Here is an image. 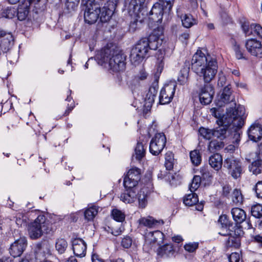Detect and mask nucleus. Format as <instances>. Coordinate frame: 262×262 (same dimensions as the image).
<instances>
[{
	"label": "nucleus",
	"mask_w": 262,
	"mask_h": 262,
	"mask_svg": "<svg viewBox=\"0 0 262 262\" xmlns=\"http://www.w3.org/2000/svg\"><path fill=\"white\" fill-rule=\"evenodd\" d=\"M221 99L225 103H228L230 101H233V98L230 85H227L224 88L221 96Z\"/></svg>",
	"instance_id": "nucleus-34"
},
{
	"label": "nucleus",
	"mask_w": 262,
	"mask_h": 262,
	"mask_svg": "<svg viewBox=\"0 0 262 262\" xmlns=\"http://www.w3.org/2000/svg\"><path fill=\"white\" fill-rule=\"evenodd\" d=\"M183 202L186 206H193L198 203V196L195 193L188 194L184 197Z\"/></svg>",
	"instance_id": "nucleus-38"
},
{
	"label": "nucleus",
	"mask_w": 262,
	"mask_h": 262,
	"mask_svg": "<svg viewBox=\"0 0 262 262\" xmlns=\"http://www.w3.org/2000/svg\"><path fill=\"white\" fill-rule=\"evenodd\" d=\"M92 262H104L97 254H93L92 257Z\"/></svg>",
	"instance_id": "nucleus-63"
},
{
	"label": "nucleus",
	"mask_w": 262,
	"mask_h": 262,
	"mask_svg": "<svg viewBox=\"0 0 262 262\" xmlns=\"http://www.w3.org/2000/svg\"><path fill=\"white\" fill-rule=\"evenodd\" d=\"M158 90V85L157 83H154L149 88L148 91L146 95L145 98V101H147L149 103L152 104L155 101V99L156 97Z\"/></svg>",
	"instance_id": "nucleus-30"
},
{
	"label": "nucleus",
	"mask_w": 262,
	"mask_h": 262,
	"mask_svg": "<svg viewBox=\"0 0 262 262\" xmlns=\"http://www.w3.org/2000/svg\"><path fill=\"white\" fill-rule=\"evenodd\" d=\"M251 33L262 38V27L258 24H252L250 26Z\"/></svg>",
	"instance_id": "nucleus-49"
},
{
	"label": "nucleus",
	"mask_w": 262,
	"mask_h": 262,
	"mask_svg": "<svg viewBox=\"0 0 262 262\" xmlns=\"http://www.w3.org/2000/svg\"><path fill=\"white\" fill-rule=\"evenodd\" d=\"M200 172L202 174V177H201V179L202 178L203 179H207L211 177L210 173L205 167L201 168L200 170Z\"/></svg>",
	"instance_id": "nucleus-59"
},
{
	"label": "nucleus",
	"mask_w": 262,
	"mask_h": 262,
	"mask_svg": "<svg viewBox=\"0 0 262 262\" xmlns=\"http://www.w3.org/2000/svg\"><path fill=\"white\" fill-rule=\"evenodd\" d=\"M201 181V178L199 176H195L190 184L189 189L191 192H194L199 187Z\"/></svg>",
	"instance_id": "nucleus-47"
},
{
	"label": "nucleus",
	"mask_w": 262,
	"mask_h": 262,
	"mask_svg": "<svg viewBox=\"0 0 262 262\" xmlns=\"http://www.w3.org/2000/svg\"><path fill=\"white\" fill-rule=\"evenodd\" d=\"M213 132L214 129H210L204 127H201L199 129V133L201 136L207 140H210L212 137H214Z\"/></svg>",
	"instance_id": "nucleus-43"
},
{
	"label": "nucleus",
	"mask_w": 262,
	"mask_h": 262,
	"mask_svg": "<svg viewBox=\"0 0 262 262\" xmlns=\"http://www.w3.org/2000/svg\"><path fill=\"white\" fill-rule=\"evenodd\" d=\"M140 178V169L137 167L131 168L124 179L123 185L125 188H137V185Z\"/></svg>",
	"instance_id": "nucleus-12"
},
{
	"label": "nucleus",
	"mask_w": 262,
	"mask_h": 262,
	"mask_svg": "<svg viewBox=\"0 0 262 262\" xmlns=\"http://www.w3.org/2000/svg\"><path fill=\"white\" fill-rule=\"evenodd\" d=\"M99 207L96 206H92L87 208L84 211V217L88 221H92L98 212Z\"/></svg>",
	"instance_id": "nucleus-35"
},
{
	"label": "nucleus",
	"mask_w": 262,
	"mask_h": 262,
	"mask_svg": "<svg viewBox=\"0 0 262 262\" xmlns=\"http://www.w3.org/2000/svg\"><path fill=\"white\" fill-rule=\"evenodd\" d=\"M189 38V34L187 32L181 34L179 37V39L183 42H186Z\"/></svg>",
	"instance_id": "nucleus-61"
},
{
	"label": "nucleus",
	"mask_w": 262,
	"mask_h": 262,
	"mask_svg": "<svg viewBox=\"0 0 262 262\" xmlns=\"http://www.w3.org/2000/svg\"><path fill=\"white\" fill-rule=\"evenodd\" d=\"M173 1L159 0L149 12L150 19L154 22L161 23L163 16L168 19L171 14Z\"/></svg>",
	"instance_id": "nucleus-5"
},
{
	"label": "nucleus",
	"mask_w": 262,
	"mask_h": 262,
	"mask_svg": "<svg viewBox=\"0 0 262 262\" xmlns=\"http://www.w3.org/2000/svg\"><path fill=\"white\" fill-rule=\"evenodd\" d=\"M233 231L228 236L226 244L228 247H238L241 244L240 236L243 234L242 228L237 226L232 227Z\"/></svg>",
	"instance_id": "nucleus-18"
},
{
	"label": "nucleus",
	"mask_w": 262,
	"mask_h": 262,
	"mask_svg": "<svg viewBox=\"0 0 262 262\" xmlns=\"http://www.w3.org/2000/svg\"><path fill=\"white\" fill-rule=\"evenodd\" d=\"M68 247L67 241L63 238L58 239L56 243V249L58 252L62 254L64 252Z\"/></svg>",
	"instance_id": "nucleus-40"
},
{
	"label": "nucleus",
	"mask_w": 262,
	"mask_h": 262,
	"mask_svg": "<svg viewBox=\"0 0 262 262\" xmlns=\"http://www.w3.org/2000/svg\"><path fill=\"white\" fill-rule=\"evenodd\" d=\"M251 214L256 218H260L262 216V205L257 204L251 207Z\"/></svg>",
	"instance_id": "nucleus-45"
},
{
	"label": "nucleus",
	"mask_w": 262,
	"mask_h": 262,
	"mask_svg": "<svg viewBox=\"0 0 262 262\" xmlns=\"http://www.w3.org/2000/svg\"><path fill=\"white\" fill-rule=\"evenodd\" d=\"M145 0H130L127 6L126 10L129 15L133 17V20L130 21L129 31L135 32L138 28V18L140 17L139 13L143 4Z\"/></svg>",
	"instance_id": "nucleus-7"
},
{
	"label": "nucleus",
	"mask_w": 262,
	"mask_h": 262,
	"mask_svg": "<svg viewBox=\"0 0 262 262\" xmlns=\"http://www.w3.org/2000/svg\"><path fill=\"white\" fill-rule=\"evenodd\" d=\"M213 59L210 55H206L202 51L198 50L192 58V70L197 74H199V71L208 64L210 59Z\"/></svg>",
	"instance_id": "nucleus-9"
},
{
	"label": "nucleus",
	"mask_w": 262,
	"mask_h": 262,
	"mask_svg": "<svg viewBox=\"0 0 262 262\" xmlns=\"http://www.w3.org/2000/svg\"><path fill=\"white\" fill-rule=\"evenodd\" d=\"M214 94L213 86L210 84H205L201 89L199 94L200 102L204 105L210 104Z\"/></svg>",
	"instance_id": "nucleus-16"
},
{
	"label": "nucleus",
	"mask_w": 262,
	"mask_h": 262,
	"mask_svg": "<svg viewBox=\"0 0 262 262\" xmlns=\"http://www.w3.org/2000/svg\"><path fill=\"white\" fill-rule=\"evenodd\" d=\"M94 4H98L95 0H81V6L82 7L91 6Z\"/></svg>",
	"instance_id": "nucleus-60"
},
{
	"label": "nucleus",
	"mask_w": 262,
	"mask_h": 262,
	"mask_svg": "<svg viewBox=\"0 0 262 262\" xmlns=\"http://www.w3.org/2000/svg\"><path fill=\"white\" fill-rule=\"evenodd\" d=\"M132 244V239L129 236H126L122 239L121 245L125 248H129Z\"/></svg>",
	"instance_id": "nucleus-55"
},
{
	"label": "nucleus",
	"mask_w": 262,
	"mask_h": 262,
	"mask_svg": "<svg viewBox=\"0 0 262 262\" xmlns=\"http://www.w3.org/2000/svg\"><path fill=\"white\" fill-rule=\"evenodd\" d=\"M176 86V84L172 82L165 84L163 86L159 95V103L161 104H166L171 101Z\"/></svg>",
	"instance_id": "nucleus-14"
},
{
	"label": "nucleus",
	"mask_w": 262,
	"mask_h": 262,
	"mask_svg": "<svg viewBox=\"0 0 262 262\" xmlns=\"http://www.w3.org/2000/svg\"><path fill=\"white\" fill-rule=\"evenodd\" d=\"M249 171L256 176L262 173V160L253 161L248 166Z\"/></svg>",
	"instance_id": "nucleus-33"
},
{
	"label": "nucleus",
	"mask_w": 262,
	"mask_h": 262,
	"mask_svg": "<svg viewBox=\"0 0 262 262\" xmlns=\"http://www.w3.org/2000/svg\"><path fill=\"white\" fill-rule=\"evenodd\" d=\"M217 63L215 59H210L207 65L199 71L198 75L203 76L205 83H209L214 78L217 71Z\"/></svg>",
	"instance_id": "nucleus-10"
},
{
	"label": "nucleus",
	"mask_w": 262,
	"mask_h": 262,
	"mask_svg": "<svg viewBox=\"0 0 262 262\" xmlns=\"http://www.w3.org/2000/svg\"><path fill=\"white\" fill-rule=\"evenodd\" d=\"M174 252L172 244H166L158 249L157 254L160 257L167 258L172 256Z\"/></svg>",
	"instance_id": "nucleus-26"
},
{
	"label": "nucleus",
	"mask_w": 262,
	"mask_h": 262,
	"mask_svg": "<svg viewBox=\"0 0 262 262\" xmlns=\"http://www.w3.org/2000/svg\"><path fill=\"white\" fill-rule=\"evenodd\" d=\"M256 196L258 198H262V181L258 182L254 188Z\"/></svg>",
	"instance_id": "nucleus-54"
},
{
	"label": "nucleus",
	"mask_w": 262,
	"mask_h": 262,
	"mask_svg": "<svg viewBox=\"0 0 262 262\" xmlns=\"http://www.w3.org/2000/svg\"><path fill=\"white\" fill-rule=\"evenodd\" d=\"M27 217L24 214L18 212L16 214V224L18 226H22L26 224Z\"/></svg>",
	"instance_id": "nucleus-52"
},
{
	"label": "nucleus",
	"mask_w": 262,
	"mask_h": 262,
	"mask_svg": "<svg viewBox=\"0 0 262 262\" xmlns=\"http://www.w3.org/2000/svg\"><path fill=\"white\" fill-rule=\"evenodd\" d=\"M158 58L157 60L158 61V64H159V68H160V70H161L163 67L164 63L163 62V59L164 58L163 56V53L162 52V51H159L158 52Z\"/></svg>",
	"instance_id": "nucleus-58"
},
{
	"label": "nucleus",
	"mask_w": 262,
	"mask_h": 262,
	"mask_svg": "<svg viewBox=\"0 0 262 262\" xmlns=\"http://www.w3.org/2000/svg\"><path fill=\"white\" fill-rule=\"evenodd\" d=\"M72 249L74 254L78 257H82L86 254V244L83 239L80 238L72 239Z\"/></svg>",
	"instance_id": "nucleus-19"
},
{
	"label": "nucleus",
	"mask_w": 262,
	"mask_h": 262,
	"mask_svg": "<svg viewBox=\"0 0 262 262\" xmlns=\"http://www.w3.org/2000/svg\"><path fill=\"white\" fill-rule=\"evenodd\" d=\"M164 29L162 26L154 29L148 38L141 39L131 50L130 60L135 66L139 64L149 50H157L163 42Z\"/></svg>",
	"instance_id": "nucleus-2"
},
{
	"label": "nucleus",
	"mask_w": 262,
	"mask_h": 262,
	"mask_svg": "<svg viewBox=\"0 0 262 262\" xmlns=\"http://www.w3.org/2000/svg\"><path fill=\"white\" fill-rule=\"evenodd\" d=\"M243 195L240 190L234 189L232 194V200L234 203L238 204L243 202Z\"/></svg>",
	"instance_id": "nucleus-48"
},
{
	"label": "nucleus",
	"mask_w": 262,
	"mask_h": 262,
	"mask_svg": "<svg viewBox=\"0 0 262 262\" xmlns=\"http://www.w3.org/2000/svg\"><path fill=\"white\" fill-rule=\"evenodd\" d=\"M248 134L250 140L257 142L262 137V127L259 124H254L249 128Z\"/></svg>",
	"instance_id": "nucleus-24"
},
{
	"label": "nucleus",
	"mask_w": 262,
	"mask_h": 262,
	"mask_svg": "<svg viewBox=\"0 0 262 262\" xmlns=\"http://www.w3.org/2000/svg\"><path fill=\"white\" fill-rule=\"evenodd\" d=\"M35 254L37 262H42L47 255L50 254L49 245L47 243L38 244L35 247Z\"/></svg>",
	"instance_id": "nucleus-22"
},
{
	"label": "nucleus",
	"mask_w": 262,
	"mask_h": 262,
	"mask_svg": "<svg viewBox=\"0 0 262 262\" xmlns=\"http://www.w3.org/2000/svg\"><path fill=\"white\" fill-rule=\"evenodd\" d=\"M183 26L185 28H190L197 24V20L190 14H185L182 17Z\"/></svg>",
	"instance_id": "nucleus-37"
},
{
	"label": "nucleus",
	"mask_w": 262,
	"mask_h": 262,
	"mask_svg": "<svg viewBox=\"0 0 262 262\" xmlns=\"http://www.w3.org/2000/svg\"><path fill=\"white\" fill-rule=\"evenodd\" d=\"M150 240L158 245L162 244L164 240V234L159 230H156L153 232H150L148 235Z\"/></svg>",
	"instance_id": "nucleus-32"
},
{
	"label": "nucleus",
	"mask_w": 262,
	"mask_h": 262,
	"mask_svg": "<svg viewBox=\"0 0 262 262\" xmlns=\"http://www.w3.org/2000/svg\"><path fill=\"white\" fill-rule=\"evenodd\" d=\"M115 10V5L113 2H107L101 9L99 14L100 19L102 23L110 20Z\"/></svg>",
	"instance_id": "nucleus-20"
},
{
	"label": "nucleus",
	"mask_w": 262,
	"mask_h": 262,
	"mask_svg": "<svg viewBox=\"0 0 262 262\" xmlns=\"http://www.w3.org/2000/svg\"><path fill=\"white\" fill-rule=\"evenodd\" d=\"M82 10L84 11V19L87 24H93L100 17V7L98 4L82 7Z\"/></svg>",
	"instance_id": "nucleus-13"
},
{
	"label": "nucleus",
	"mask_w": 262,
	"mask_h": 262,
	"mask_svg": "<svg viewBox=\"0 0 262 262\" xmlns=\"http://www.w3.org/2000/svg\"><path fill=\"white\" fill-rule=\"evenodd\" d=\"M189 73V63H185V66L181 70L180 74L178 77V81L182 84L184 85L188 81Z\"/></svg>",
	"instance_id": "nucleus-29"
},
{
	"label": "nucleus",
	"mask_w": 262,
	"mask_h": 262,
	"mask_svg": "<svg viewBox=\"0 0 262 262\" xmlns=\"http://www.w3.org/2000/svg\"><path fill=\"white\" fill-rule=\"evenodd\" d=\"M126 189L125 192L123 193L120 195V200L125 203H132L137 198H138L139 202V206L140 208H144L147 204V189L143 187L136 194V190L137 188Z\"/></svg>",
	"instance_id": "nucleus-6"
},
{
	"label": "nucleus",
	"mask_w": 262,
	"mask_h": 262,
	"mask_svg": "<svg viewBox=\"0 0 262 262\" xmlns=\"http://www.w3.org/2000/svg\"><path fill=\"white\" fill-rule=\"evenodd\" d=\"M16 9L12 7H8L4 9L2 12V16L7 18H12L14 17Z\"/></svg>",
	"instance_id": "nucleus-46"
},
{
	"label": "nucleus",
	"mask_w": 262,
	"mask_h": 262,
	"mask_svg": "<svg viewBox=\"0 0 262 262\" xmlns=\"http://www.w3.org/2000/svg\"><path fill=\"white\" fill-rule=\"evenodd\" d=\"M225 146V142L223 140L214 139L211 140L208 146V150L210 152H215L222 149Z\"/></svg>",
	"instance_id": "nucleus-31"
},
{
	"label": "nucleus",
	"mask_w": 262,
	"mask_h": 262,
	"mask_svg": "<svg viewBox=\"0 0 262 262\" xmlns=\"http://www.w3.org/2000/svg\"><path fill=\"white\" fill-rule=\"evenodd\" d=\"M166 143V139L164 134H156L150 142V152L155 156L158 155L163 149Z\"/></svg>",
	"instance_id": "nucleus-11"
},
{
	"label": "nucleus",
	"mask_w": 262,
	"mask_h": 262,
	"mask_svg": "<svg viewBox=\"0 0 262 262\" xmlns=\"http://www.w3.org/2000/svg\"><path fill=\"white\" fill-rule=\"evenodd\" d=\"M233 50L235 52L236 58L237 59H246L244 56L243 52L242 51L239 46L237 45L236 42H234V45L233 46Z\"/></svg>",
	"instance_id": "nucleus-51"
},
{
	"label": "nucleus",
	"mask_w": 262,
	"mask_h": 262,
	"mask_svg": "<svg viewBox=\"0 0 262 262\" xmlns=\"http://www.w3.org/2000/svg\"><path fill=\"white\" fill-rule=\"evenodd\" d=\"M30 1H26L18 6L17 15L19 20H25L28 17L30 12Z\"/></svg>",
	"instance_id": "nucleus-25"
},
{
	"label": "nucleus",
	"mask_w": 262,
	"mask_h": 262,
	"mask_svg": "<svg viewBox=\"0 0 262 262\" xmlns=\"http://www.w3.org/2000/svg\"><path fill=\"white\" fill-rule=\"evenodd\" d=\"M232 231H233V229L231 227L226 229L225 227H221V231L219 232V234L223 236H229L232 232Z\"/></svg>",
	"instance_id": "nucleus-57"
},
{
	"label": "nucleus",
	"mask_w": 262,
	"mask_h": 262,
	"mask_svg": "<svg viewBox=\"0 0 262 262\" xmlns=\"http://www.w3.org/2000/svg\"><path fill=\"white\" fill-rule=\"evenodd\" d=\"M13 37L11 33L0 29V48L3 52H7L13 45Z\"/></svg>",
	"instance_id": "nucleus-21"
},
{
	"label": "nucleus",
	"mask_w": 262,
	"mask_h": 262,
	"mask_svg": "<svg viewBox=\"0 0 262 262\" xmlns=\"http://www.w3.org/2000/svg\"><path fill=\"white\" fill-rule=\"evenodd\" d=\"M235 149V146L234 145L230 144L226 147V148L224 149V151L226 152L232 153L234 152Z\"/></svg>",
	"instance_id": "nucleus-62"
},
{
	"label": "nucleus",
	"mask_w": 262,
	"mask_h": 262,
	"mask_svg": "<svg viewBox=\"0 0 262 262\" xmlns=\"http://www.w3.org/2000/svg\"><path fill=\"white\" fill-rule=\"evenodd\" d=\"M145 154V149L143 144L142 143H138L135 149V155L133 156V158H135L137 160H141L144 157Z\"/></svg>",
	"instance_id": "nucleus-36"
},
{
	"label": "nucleus",
	"mask_w": 262,
	"mask_h": 262,
	"mask_svg": "<svg viewBox=\"0 0 262 262\" xmlns=\"http://www.w3.org/2000/svg\"><path fill=\"white\" fill-rule=\"evenodd\" d=\"M224 167L227 169L229 174L235 179L240 178L243 172L241 161L233 157L225 160Z\"/></svg>",
	"instance_id": "nucleus-8"
},
{
	"label": "nucleus",
	"mask_w": 262,
	"mask_h": 262,
	"mask_svg": "<svg viewBox=\"0 0 262 262\" xmlns=\"http://www.w3.org/2000/svg\"><path fill=\"white\" fill-rule=\"evenodd\" d=\"M96 58L101 65H108L110 70L114 72L123 71L126 67V55L115 45H107L97 52Z\"/></svg>",
	"instance_id": "nucleus-3"
},
{
	"label": "nucleus",
	"mask_w": 262,
	"mask_h": 262,
	"mask_svg": "<svg viewBox=\"0 0 262 262\" xmlns=\"http://www.w3.org/2000/svg\"><path fill=\"white\" fill-rule=\"evenodd\" d=\"M219 223L221 224L222 227H225L226 229L229 227H234L235 225H233L231 223L226 215L223 214L220 216L219 219Z\"/></svg>",
	"instance_id": "nucleus-44"
},
{
	"label": "nucleus",
	"mask_w": 262,
	"mask_h": 262,
	"mask_svg": "<svg viewBox=\"0 0 262 262\" xmlns=\"http://www.w3.org/2000/svg\"><path fill=\"white\" fill-rule=\"evenodd\" d=\"M55 226L47 220L43 214L37 217L28 226V233L31 239H36L44 233L50 234L55 230Z\"/></svg>",
	"instance_id": "nucleus-4"
},
{
	"label": "nucleus",
	"mask_w": 262,
	"mask_h": 262,
	"mask_svg": "<svg viewBox=\"0 0 262 262\" xmlns=\"http://www.w3.org/2000/svg\"><path fill=\"white\" fill-rule=\"evenodd\" d=\"M198 248V244L197 243H189L185 245V249L189 252H193Z\"/></svg>",
	"instance_id": "nucleus-53"
},
{
	"label": "nucleus",
	"mask_w": 262,
	"mask_h": 262,
	"mask_svg": "<svg viewBox=\"0 0 262 262\" xmlns=\"http://www.w3.org/2000/svg\"><path fill=\"white\" fill-rule=\"evenodd\" d=\"M27 245V241L25 237H20L12 243L9 248V253L14 257L20 256L25 251Z\"/></svg>",
	"instance_id": "nucleus-15"
},
{
	"label": "nucleus",
	"mask_w": 262,
	"mask_h": 262,
	"mask_svg": "<svg viewBox=\"0 0 262 262\" xmlns=\"http://www.w3.org/2000/svg\"><path fill=\"white\" fill-rule=\"evenodd\" d=\"M231 213L234 221L236 224H241L246 219V214L244 210L239 208H233Z\"/></svg>",
	"instance_id": "nucleus-27"
},
{
	"label": "nucleus",
	"mask_w": 262,
	"mask_h": 262,
	"mask_svg": "<svg viewBox=\"0 0 262 262\" xmlns=\"http://www.w3.org/2000/svg\"><path fill=\"white\" fill-rule=\"evenodd\" d=\"M174 158L172 152H168L165 155V166L167 170H170L173 167Z\"/></svg>",
	"instance_id": "nucleus-41"
},
{
	"label": "nucleus",
	"mask_w": 262,
	"mask_h": 262,
	"mask_svg": "<svg viewBox=\"0 0 262 262\" xmlns=\"http://www.w3.org/2000/svg\"><path fill=\"white\" fill-rule=\"evenodd\" d=\"M0 262H12V259L8 256H3L0 258Z\"/></svg>",
	"instance_id": "nucleus-64"
},
{
	"label": "nucleus",
	"mask_w": 262,
	"mask_h": 262,
	"mask_svg": "<svg viewBox=\"0 0 262 262\" xmlns=\"http://www.w3.org/2000/svg\"><path fill=\"white\" fill-rule=\"evenodd\" d=\"M112 215L115 220L119 222H123L125 217L124 213L117 209H114L112 211Z\"/></svg>",
	"instance_id": "nucleus-42"
},
{
	"label": "nucleus",
	"mask_w": 262,
	"mask_h": 262,
	"mask_svg": "<svg viewBox=\"0 0 262 262\" xmlns=\"http://www.w3.org/2000/svg\"><path fill=\"white\" fill-rule=\"evenodd\" d=\"M233 104L234 107L227 108L226 114L221 119L216 121L219 126L214 129L213 134L214 137L220 140H224L229 137V127L231 125L236 128H241L244 125L245 108L241 105L236 107L235 102Z\"/></svg>",
	"instance_id": "nucleus-1"
},
{
	"label": "nucleus",
	"mask_w": 262,
	"mask_h": 262,
	"mask_svg": "<svg viewBox=\"0 0 262 262\" xmlns=\"http://www.w3.org/2000/svg\"><path fill=\"white\" fill-rule=\"evenodd\" d=\"M229 262H238L240 259V255L237 252L232 253L228 257Z\"/></svg>",
	"instance_id": "nucleus-56"
},
{
	"label": "nucleus",
	"mask_w": 262,
	"mask_h": 262,
	"mask_svg": "<svg viewBox=\"0 0 262 262\" xmlns=\"http://www.w3.org/2000/svg\"><path fill=\"white\" fill-rule=\"evenodd\" d=\"M209 163L211 167L215 170H220L223 164V158L219 154H215L212 155L209 159Z\"/></svg>",
	"instance_id": "nucleus-28"
},
{
	"label": "nucleus",
	"mask_w": 262,
	"mask_h": 262,
	"mask_svg": "<svg viewBox=\"0 0 262 262\" xmlns=\"http://www.w3.org/2000/svg\"><path fill=\"white\" fill-rule=\"evenodd\" d=\"M190 158L192 163L195 166L200 164L202 157L199 150L194 149L190 152Z\"/></svg>",
	"instance_id": "nucleus-39"
},
{
	"label": "nucleus",
	"mask_w": 262,
	"mask_h": 262,
	"mask_svg": "<svg viewBox=\"0 0 262 262\" xmlns=\"http://www.w3.org/2000/svg\"><path fill=\"white\" fill-rule=\"evenodd\" d=\"M259 155L257 152H250L247 154L245 157V160L249 163L260 160Z\"/></svg>",
	"instance_id": "nucleus-50"
},
{
	"label": "nucleus",
	"mask_w": 262,
	"mask_h": 262,
	"mask_svg": "<svg viewBox=\"0 0 262 262\" xmlns=\"http://www.w3.org/2000/svg\"><path fill=\"white\" fill-rule=\"evenodd\" d=\"M138 223L140 227L145 226L149 228H158L164 224L163 220H156L150 216L141 217Z\"/></svg>",
	"instance_id": "nucleus-23"
},
{
	"label": "nucleus",
	"mask_w": 262,
	"mask_h": 262,
	"mask_svg": "<svg viewBox=\"0 0 262 262\" xmlns=\"http://www.w3.org/2000/svg\"><path fill=\"white\" fill-rule=\"evenodd\" d=\"M246 48L247 51L252 55L258 58H262V45L256 39H251L247 41Z\"/></svg>",
	"instance_id": "nucleus-17"
}]
</instances>
